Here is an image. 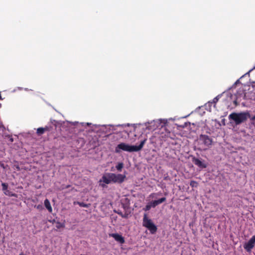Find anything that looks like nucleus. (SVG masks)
Returning a JSON list of instances; mask_svg holds the SVG:
<instances>
[{"label":"nucleus","instance_id":"1","mask_svg":"<svg viewBox=\"0 0 255 255\" xmlns=\"http://www.w3.org/2000/svg\"><path fill=\"white\" fill-rule=\"evenodd\" d=\"M147 140L144 138L141 141L138 145H130L125 142H121L117 145L115 148V152L119 153L122 151H127L129 152H137L140 151L143 147Z\"/></svg>","mask_w":255,"mask_h":255},{"label":"nucleus","instance_id":"2","mask_svg":"<svg viewBox=\"0 0 255 255\" xmlns=\"http://www.w3.org/2000/svg\"><path fill=\"white\" fill-rule=\"evenodd\" d=\"M173 118L159 119L146 122L143 125L146 127V129L151 131H154L157 128H163L165 127L170 121H174Z\"/></svg>","mask_w":255,"mask_h":255},{"label":"nucleus","instance_id":"3","mask_svg":"<svg viewBox=\"0 0 255 255\" xmlns=\"http://www.w3.org/2000/svg\"><path fill=\"white\" fill-rule=\"evenodd\" d=\"M249 117H250V114L249 112L246 111L241 113H233L229 115L228 118L231 123L238 125L246 122Z\"/></svg>","mask_w":255,"mask_h":255},{"label":"nucleus","instance_id":"4","mask_svg":"<svg viewBox=\"0 0 255 255\" xmlns=\"http://www.w3.org/2000/svg\"><path fill=\"white\" fill-rule=\"evenodd\" d=\"M200 148L202 150H207L212 143V139L208 135L201 134L198 139Z\"/></svg>","mask_w":255,"mask_h":255},{"label":"nucleus","instance_id":"5","mask_svg":"<svg viewBox=\"0 0 255 255\" xmlns=\"http://www.w3.org/2000/svg\"><path fill=\"white\" fill-rule=\"evenodd\" d=\"M143 226L145 227L150 231L151 234H154L157 231V227L152 220L149 219L146 214H144L143 218Z\"/></svg>","mask_w":255,"mask_h":255},{"label":"nucleus","instance_id":"6","mask_svg":"<svg viewBox=\"0 0 255 255\" xmlns=\"http://www.w3.org/2000/svg\"><path fill=\"white\" fill-rule=\"evenodd\" d=\"M245 97V93L243 89H239L236 94L231 95L230 96L231 100L235 105H237L238 103L240 102L242 99H244Z\"/></svg>","mask_w":255,"mask_h":255},{"label":"nucleus","instance_id":"7","mask_svg":"<svg viewBox=\"0 0 255 255\" xmlns=\"http://www.w3.org/2000/svg\"><path fill=\"white\" fill-rule=\"evenodd\" d=\"M100 185L102 187H105L106 184L113 183L111 173H105L99 180Z\"/></svg>","mask_w":255,"mask_h":255},{"label":"nucleus","instance_id":"8","mask_svg":"<svg viewBox=\"0 0 255 255\" xmlns=\"http://www.w3.org/2000/svg\"><path fill=\"white\" fill-rule=\"evenodd\" d=\"M255 246V236H253L249 241L245 243L244 245V249L247 252L250 253L252 250Z\"/></svg>","mask_w":255,"mask_h":255},{"label":"nucleus","instance_id":"9","mask_svg":"<svg viewBox=\"0 0 255 255\" xmlns=\"http://www.w3.org/2000/svg\"><path fill=\"white\" fill-rule=\"evenodd\" d=\"M113 183H121L123 182L126 178V175L122 174H115L111 173Z\"/></svg>","mask_w":255,"mask_h":255},{"label":"nucleus","instance_id":"10","mask_svg":"<svg viewBox=\"0 0 255 255\" xmlns=\"http://www.w3.org/2000/svg\"><path fill=\"white\" fill-rule=\"evenodd\" d=\"M110 237H112L114 239L117 241L118 242L120 243V244H124L125 243V240L124 238L122 237V236L116 234V233H113V234H109Z\"/></svg>","mask_w":255,"mask_h":255},{"label":"nucleus","instance_id":"11","mask_svg":"<svg viewBox=\"0 0 255 255\" xmlns=\"http://www.w3.org/2000/svg\"><path fill=\"white\" fill-rule=\"evenodd\" d=\"M193 162L196 165L201 168H205L207 167V164L200 159L194 158Z\"/></svg>","mask_w":255,"mask_h":255},{"label":"nucleus","instance_id":"12","mask_svg":"<svg viewBox=\"0 0 255 255\" xmlns=\"http://www.w3.org/2000/svg\"><path fill=\"white\" fill-rule=\"evenodd\" d=\"M166 201V198L163 197L161 198L158 200H154L150 202L149 203L151 204V206L152 207V208L155 207L158 205L161 204L163 202Z\"/></svg>","mask_w":255,"mask_h":255},{"label":"nucleus","instance_id":"13","mask_svg":"<svg viewBox=\"0 0 255 255\" xmlns=\"http://www.w3.org/2000/svg\"><path fill=\"white\" fill-rule=\"evenodd\" d=\"M163 129L164 131H161L159 134H160V137L163 140H165L166 138L169 136L170 135V131L167 130L165 127L163 128Z\"/></svg>","mask_w":255,"mask_h":255},{"label":"nucleus","instance_id":"14","mask_svg":"<svg viewBox=\"0 0 255 255\" xmlns=\"http://www.w3.org/2000/svg\"><path fill=\"white\" fill-rule=\"evenodd\" d=\"M44 205H45V207H46V208L48 210V211L50 213H51L52 212V208L51 206L49 201L47 199H46L44 200Z\"/></svg>","mask_w":255,"mask_h":255},{"label":"nucleus","instance_id":"15","mask_svg":"<svg viewBox=\"0 0 255 255\" xmlns=\"http://www.w3.org/2000/svg\"><path fill=\"white\" fill-rule=\"evenodd\" d=\"M221 95H218L217 97H216L215 98L213 99V100H212V102H209L208 103H207L206 104V107L207 106H210L212 104H216L218 101V100L220 99V98L221 97Z\"/></svg>","mask_w":255,"mask_h":255},{"label":"nucleus","instance_id":"16","mask_svg":"<svg viewBox=\"0 0 255 255\" xmlns=\"http://www.w3.org/2000/svg\"><path fill=\"white\" fill-rule=\"evenodd\" d=\"M250 119V126L254 127L255 128V115L249 118Z\"/></svg>","mask_w":255,"mask_h":255},{"label":"nucleus","instance_id":"17","mask_svg":"<svg viewBox=\"0 0 255 255\" xmlns=\"http://www.w3.org/2000/svg\"><path fill=\"white\" fill-rule=\"evenodd\" d=\"M74 204L75 205V204H78L80 207H85V208H88V207H89L90 206V204H86V203H84L83 202H74Z\"/></svg>","mask_w":255,"mask_h":255},{"label":"nucleus","instance_id":"18","mask_svg":"<svg viewBox=\"0 0 255 255\" xmlns=\"http://www.w3.org/2000/svg\"><path fill=\"white\" fill-rule=\"evenodd\" d=\"M67 122L72 124L73 126H76V125L79 124V123L78 122H70L67 121ZM79 124L81 125L82 126H85L86 125L89 126V125H91V123H79Z\"/></svg>","mask_w":255,"mask_h":255},{"label":"nucleus","instance_id":"19","mask_svg":"<svg viewBox=\"0 0 255 255\" xmlns=\"http://www.w3.org/2000/svg\"><path fill=\"white\" fill-rule=\"evenodd\" d=\"M4 194L7 196L9 197H16V194L15 193H13L11 191L7 190L5 192H4Z\"/></svg>","mask_w":255,"mask_h":255},{"label":"nucleus","instance_id":"20","mask_svg":"<svg viewBox=\"0 0 255 255\" xmlns=\"http://www.w3.org/2000/svg\"><path fill=\"white\" fill-rule=\"evenodd\" d=\"M46 128H38L37 129V133L38 134V135H41L42 134L44 131H45L46 130Z\"/></svg>","mask_w":255,"mask_h":255},{"label":"nucleus","instance_id":"21","mask_svg":"<svg viewBox=\"0 0 255 255\" xmlns=\"http://www.w3.org/2000/svg\"><path fill=\"white\" fill-rule=\"evenodd\" d=\"M123 166H124L123 163L122 162H120L116 166V168L118 171H121L122 170V168H123Z\"/></svg>","mask_w":255,"mask_h":255},{"label":"nucleus","instance_id":"22","mask_svg":"<svg viewBox=\"0 0 255 255\" xmlns=\"http://www.w3.org/2000/svg\"><path fill=\"white\" fill-rule=\"evenodd\" d=\"M56 227L57 229H60V228H63L64 227V224L63 223H61L59 222H56Z\"/></svg>","mask_w":255,"mask_h":255},{"label":"nucleus","instance_id":"23","mask_svg":"<svg viewBox=\"0 0 255 255\" xmlns=\"http://www.w3.org/2000/svg\"><path fill=\"white\" fill-rule=\"evenodd\" d=\"M151 208H152V207L151 206L150 203L149 202L147 203V204L146 205L145 208L143 209V210L145 211L149 210Z\"/></svg>","mask_w":255,"mask_h":255},{"label":"nucleus","instance_id":"24","mask_svg":"<svg viewBox=\"0 0 255 255\" xmlns=\"http://www.w3.org/2000/svg\"><path fill=\"white\" fill-rule=\"evenodd\" d=\"M190 185L192 187H197L198 186V183L195 181H191L190 182Z\"/></svg>","mask_w":255,"mask_h":255},{"label":"nucleus","instance_id":"25","mask_svg":"<svg viewBox=\"0 0 255 255\" xmlns=\"http://www.w3.org/2000/svg\"><path fill=\"white\" fill-rule=\"evenodd\" d=\"M1 186L2 187V190L3 191V192H5V191H6L7 190L8 185L7 184H6L5 183H2Z\"/></svg>","mask_w":255,"mask_h":255},{"label":"nucleus","instance_id":"26","mask_svg":"<svg viewBox=\"0 0 255 255\" xmlns=\"http://www.w3.org/2000/svg\"><path fill=\"white\" fill-rule=\"evenodd\" d=\"M157 195V193H151L149 195L148 198L150 199L156 198Z\"/></svg>","mask_w":255,"mask_h":255},{"label":"nucleus","instance_id":"27","mask_svg":"<svg viewBox=\"0 0 255 255\" xmlns=\"http://www.w3.org/2000/svg\"><path fill=\"white\" fill-rule=\"evenodd\" d=\"M35 207H36L37 209L41 210L43 209V207L41 205H38L37 206H35Z\"/></svg>","mask_w":255,"mask_h":255},{"label":"nucleus","instance_id":"28","mask_svg":"<svg viewBox=\"0 0 255 255\" xmlns=\"http://www.w3.org/2000/svg\"><path fill=\"white\" fill-rule=\"evenodd\" d=\"M19 255H26L24 254L23 253H21Z\"/></svg>","mask_w":255,"mask_h":255},{"label":"nucleus","instance_id":"29","mask_svg":"<svg viewBox=\"0 0 255 255\" xmlns=\"http://www.w3.org/2000/svg\"><path fill=\"white\" fill-rule=\"evenodd\" d=\"M239 82V80H238L236 82L235 84H237V83H238Z\"/></svg>","mask_w":255,"mask_h":255},{"label":"nucleus","instance_id":"30","mask_svg":"<svg viewBox=\"0 0 255 255\" xmlns=\"http://www.w3.org/2000/svg\"><path fill=\"white\" fill-rule=\"evenodd\" d=\"M55 221L54 220H53L52 221H51V222L53 223Z\"/></svg>","mask_w":255,"mask_h":255},{"label":"nucleus","instance_id":"31","mask_svg":"<svg viewBox=\"0 0 255 255\" xmlns=\"http://www.w3.org/2000/svg\"><path fill=\"white\" fill-rule=\"evenodd\" d=\"M1 107V104H0V107Z\"/></svg>","mask_w":255,"mask_h":255}]
</instances>
